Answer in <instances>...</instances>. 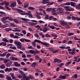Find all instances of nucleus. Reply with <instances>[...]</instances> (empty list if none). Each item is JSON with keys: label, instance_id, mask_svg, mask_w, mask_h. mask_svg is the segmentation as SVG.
<instances>
[{"label": "nucleus", "instance_id": "f257e3e1", "mask_svg": "<svg viewBox=\"0 0 80 80\" xmlns=\"http://www.w3.org/2000/svg\"><path fill=\"white\" fill-rule=\"evenodd\" d=\"M14 43L16 45L18 49H21L22 50H25V47L23 45H22V43L20 42L15 41Z\"/></svg>", "mask_w": 80, "mask_h": 80}, {"label": "nucleus", "instance_id": "f03ea898", "mask_svg": "<svg viewBox=\"0 0 80 80\" xmlns=\"http://www.w3.org/2000/svg\"><path fill=\"white\" fill-rule=\"evenodd\" d=\"M65 8H66V10L67 11H69V12H71L72 11H74V9L73 8H69L70 7L69 6H65Z\"/></svg>", "mask_w": 80, "mask_h": 80}, {"label": "nucleus", "instance_id": "7ed1b4c3", "mask_svg": "<svg viewBox=\"0 0 80 80\" xmlns=\"http://www.w3.org/2000/svg\"><path fill=\"white\" fill-rule=\"evenodd\" d=\"M35 15L37 18L38 19H41V17L39 15H42L43 14L42 13H38V12H36L35 13Z\"/></svg>", "mask_w": 80, "mask_h": 80}, {"label": "nucleus", "instance_id": "20e7f679", "mask_svg": "<svg viewBox=\"0 0 80 80\" xmlns=\"http://www.w3.org/2000/svg\"><path fill=\"white\" fill-rule=\"evenodd\" d=\"M60 22L61 23V25L62 26H66L67 25V22L64 21L63 20H61Z\"/></svg>", "mask_w": 80, "mask_h": 80}, {"label": "nucleus", "instance_id": "39448f33", "mask_svg": "<svg viewBox=\"0 0 80 80\" xmlns=\"http://www.w3.org/2000/svg\"><path fill=\"white\" fill-rule=\"evenodd\" d=\"M17 11H18V13L20 14V15H25V12H23L22 10L18 9Z\"/></svg>", "mask_w": 80, "mask_h": 80}, {"label": "nucleus", "instance_id": "423d86ee", "mask_svg": "<svg viewBox=\"0 0 80 80\" xmlns=\"http://www.w3.org/2000/svg\"><path fill=\"white\" fill-rule=\"evenodd\" d=\"M55 9H56V8H52V9L51 11V12L53 15H57V14H56V13H55Z\"/></svg>", "mask_w": 80, "mask_h": 80}, {"label": "nucleus", "instance_id": "0eeeda50", "mask_svg": "<svg viewBox=\"0 0 80 80\" xmlns=\"http://www.w3.org/2000/svg\"><path fill=\"white\" fill-rule=\"evenodd\" d=\"M25 15L30 16V17H32V14L31 12L30 11H28L27 12H25Z\"/></svg>", "mask_w": 80, "mask_h": 80}, {"label": "nucleus", "instance_id": "6e6552de", "mask_svg": "<svg viewBox=\"0 0 80 80\" xmlns=\"http://www.w3.org/2000/svg\"><path fill=\"white\" fill-rule=\"evenodd\" d=\"M16 6H17V3L16 2H14L11 4L10 7H16Z\"/></svg>", "mask_w": 80, "mask_h": 80}, {"label": "nucleus", "instance_id": "1a4fd4ad", "mask_svg": "<svg viewBox=\"0 0 80 80\" xmlns=\"http://www.w3.org/2000/svg\"><path fill=\"white\" fill-rule=\"evenodd\" d=\"M12 70V68H7L4 70V71L6 72H10Z\"/></svg>", "mask_w": 80, "mask_h": 80}, {"label": "nucleus", "instance_id": "9d476101", "mask_svg": "<svg viewBox=\"0 0 80 80\" xmlns=\"http://www.w3.org/2000/svg\"><path fill=\"white\" fill-rule=\"evenodd\" d=\"M7 18H6V17H4L3 18H2L1 19V21L3 23H6L7 22L6 21H5V20H7Z\"/></svg>", "mask_w": 80, "mask_h": 80}, {"label": "nucleus", "instance_id": "9b49d317", "mask_svg": "<svg viewBox=\"0 0 80 80\" xmlns=\"http://www.w3.org/2000/svg\"><path fill=\"white\" fill-rule=\"evenodd\" d=\"M14 65L15 67H20V64L18 63L17 62H14Z\"/></svg>", "mask_w": 80, "mask_h": 80}, {"label": "nucleus", "instance_id": "f8f14e48", "mask_svg": "<svg viewBox=\"0 0 80 80\" xmlns=\"http://www.w3.org/2000/svg\"><path fill=\"white\" fill-rule=\"evenodd\" d=\"M10 75L12 79H13V80H15L16 79V77H15V76H14V73H10Z\"/></svg>", "mask_w": 80, "mask_h": 80}, {"label": "nucleus", "instance_id": "ddd939ff", "mask_svg": "<svg viewBox=\"0 0 80 80\" xmlns=\"http://www.w3.org/2000/svg\"><path fill=\"white\" fill-rule=\"evenodd\" d=\"M12 32H20V30H18V28H14L13 30H12Z\"/></svg>", "mask_w": 80, "mask_h": 80}, {"label": "nucleus", "instance_id": "4468645a", "mask_svg": "<svg viewBox=\"0 0 80 80\" xmlns=\"http://www.w3.org/2000/svg\"><path fill=\"white\" fill-rule=\"evenodd\" d=\"M20 18L22 20L24 21V23L25 24H27V23H28V22H27V21H28V19H25V18Z\"/></svg>", "mask_w": 80, "mask_h": 80}, {"label": "nucleus", "instance_id": "2eb2a0df", "mask_svg": "<svg viewBox=\"0 0 80 80\" xmlns=\"http://www.w3.org/2000/svg\"><path fill=\"white\" fill-rule=\"evenodd\" d=\"M66 76L65 75H64V76H62V75H60L59 77L58 78H61V79H65V78H66Z\"/></svg>", "mask_w": 80, "mask_h": 80}, {"label": "nucleus", "instance_id": "dca6fc26", "mask_svg": "<svg viewBox=\"0 0 80 80\" xmlns=\"http://www.w3.org/2000/svg\"><path fill=\"white\" fill-rule=\"evenodd\" d=\"M37 65H38V64H37V63L36 62H33L31 65V67H33L34 68H35V66H37Z\"/></svg>", "mask_w": 80, "mask_h": 80}, {"label": "nucleus", "instance_id": "f3484780", "mask_svg": "<svg viewBox=\"0 0 80 80\" xmlns=\"http://www.w3.org/2000/svg\"><path fill=\"white\" fill-rule=\"evenodd\" d=\"M41 44H42V45H45V46L47 47H48V46H49V44L48 43H44L43 42H41Z\"/></svg>", "mask_w": 80, "mask_h": 80}, {"label": "nucleus", "instance_id": "a211bd4d", "mask_svg": "<svg viewBox=\"0 0 80 80\" xmlns=\"http://www.w3.org/2000/svg\"><path fill=\"white\" fill-rule=\"evenodd\" d=\"M49 1V0H43L42 1V3L43 4H46L48 3V1Z\"/></svg>", "mask_w": 80, "mask_h": 80}, {"label": "nucleus", "instance_id": "6ab92c4d", "mask_svg": "<svg viewBox=\"0 0 80 80\" xmlns=\"http://www.w3.org/2000/svg\"><path fill=\"white\" fill-rule=\"evenodd\" d=\"M2 41L3 42H8V43L9 42V41L7 39L5 38H2Z\"/></svg>", "mask_w": 80, "mask_h": 80}, {"label": "nucleus", "instance_id": "aec40b11", "mask_svg": "<svg viewBox=\"0 0 80 80\" xmlns=\"http://www.w3.org/2000/svg\"><path fill=\"white\" fill-rule=\"evenodd\" d=\"M34 42V43H36V42H37L38 43H41L42 41L40 40L35 39L34 40V42Z\"/></svg>", "mask_w": 80, "mask_h": 80}, {"label": "nucleus", "instance_id": "412c9836", "mask_svg": "<svg viewBox=\"0 0 80 80\" xmlns=\"http://www.w3.org/2000/svg\"><path fill=\"white\" fill-rule=\"evenodd\" d=\"M71 5L72 7H76L77 6V5L75 3L73 2H71Z\"/></svg>", "mask_w": 80, "mask_h": 80}, {"label": "nucleus", "instance_id": "4be33fe9", "mask_svg": "<svg viewBox=\"0 0 80 80\" xmlns=\"http://www.w3.org/2000/svg\"><path fill=\"white\" fill-rule=\"evenodd\" d=\"M30 25L31 26H35V25H38V23L37 22L35 23L32 22L30 23Z\"/></svg>", "mask_w": 80, "mask_h": 80}, {"label": "nucleus", "instance_id": "5701e85b", "mask_svg": "<svg viewBox=\"0 0 80 80\" xmlns=\"http://www.w3.org/2000/svg\"><path fill=\"white\" fill-rule=\"evenodd\" d=\"M6 79L8 80H12V78L11 77L8 75H7L6 76Z\"/></svg>", "mask_w": 80, "mask_h": 80}, {"label": "nucleus", "instance_id": "b1692460", "mask_svg": "<svg viewBox=\"0 0 80 80\" xmlns=\"http://www.w3.org/2000/svg\"><path fill=\"white\" fill-rule=\"evenodd\" d=\"M71 63H72V62L70 61L67 62L66 64V67H68V66L70 64H71Z\"/></svg>", "mask_w": 80, "mask_h": 80}, {"label": "nucleus", "instance_id": "393cba45", "mask_svg": "<svg viewBox=\"0 0 80 80\" xmlns=\"http://www.w3.org/2000/svg\"><path fill=\"white\" fill-rule=\"evenodd\" d=\"M29 52L31 53H32V54H35V52L33 50H30L29 51Z\"/></svg>", "mask_w": 80, "mask_h": 80}, {"label": "nucleus", "instance_id": "a878e982", "mask_svg": "<svg viewBox=\"0 0 80 80\" xmlns=\"http://www.w3.org/2000/svg\"><path fill=\"white\" fill-rule=\"evenodd\" d=\"M34 36L36 37L38 39H40V38L39 37V36L38 35V34H34Z\"/></svg>", "mask_w": 80, "mask_h": 80}, {"label": "nucleus", "instance_id": "bb28decb", "mask_svg": "<svg viewBox=\"0 0 80 80\" xmlns=\"http://www.w3.org/2000/svg\"><path fill=\"white\" fill-rule=\"evenodd\" d=\"M7 18V19H8V20H10V21H13V18H10L9 17H6Z\"/></svg>", "mask_w": 80, "mask_h": 80}, {"label": "nucleus", "instance_id": "cd10ccee", "mask_svg": "<svg viewBox=\"0 0 80 80\" xmlns=\"http://www.w3.org/2000/svg\"><path fill=\"white\" fill-rule=\"evenodd\" d=\"M58 13L59 15H63V11H61L58 12Z\"/></svg>", "mask_w": 80, "mask_h": 80}, {"label": "nucleus", "instance_id": "c85d7f7f", "mask_svg": "<svg viewBox=\"0 0 80 80\" xmlns=\"http://www.w3.org/2000/svg\"><path fill=\"white\" fill-rule=\"evenodd\" d=\"M63 9L62 8H57V10L58 11H62Z\"/></svg>", "mask_w": 80, "mask_h": 80}, {"label": "nucleus", "instance_id": "c756f323", "mask_svg": "<svg viewBox=\"0 0 80 80\" xmlns=\"http://www.w3.org/2000/svg\"><path fill=\"white\" fill-rule=\"evenodd\" d=\"M28 9H29V10H35V9L34 8H33V7H29L28 8Z\"/></svg>", "mask_w": 80, "mask_h": 80}, {"label": "nucleus", "instance_id": "7c9ffc66", "mask_svg": "<svg viewBox=\"0 0 80 80\" xmlns=\"http://www.w3.org/2000/svg\"><path fill=\"white\" fill-rule=\"evenodd\" d=\"M47 30H48V29L46 28H45L43 29L42 31L44 33H45Z\"/></svg>", "mask_w": 80, "mask_h": 80}, {"label": "nucleus", "instance_id": "2f4dec72", "mask_svg": "<svg viewBox=\"0 0 80 80\" xmlns=\"http://www.w3.org/2000/svg\"><path fill=\"white\" fill-rule=\"evenodd\" d=\"M52 8H48L46 9V12H50L51 11Z\"/></svg>", "mask_w": 80, "mask_h": 80}, {"label": "nucleus", "instance_id": "473e14b6", "mask_svg": "<svg viewBox=\"0 0 80 80\" xmlns=\"http://www.w3.org/2000/svg\"><path fill=\"white\" fill-rule=\"evenodd\" d=\"M8 62H9V59H5L4 61V63L5 64H6Z\"/></svg>", "mask_w": 80, "mask_h": 80}, {"label": "nucleus", "instance_id": "72a5a7b5", "mask_svg": "<svg viewBox=\"0 0 80 80\" xmlns=\"http://www.w3.org/2000/svg\"><path fill=\"white\" fill-rule=\"evenodd\" d=\"M5 30L6 32H10V31L11 30V28H6L5 29Z\"/></svg>", "mask_w": 80, "mask_h": 80}, {"label": "nucleus", "instance_id": "f704fd0d", "mask_svg": "<svg viewBox=\"0 0 80 80\" xmlns=\"http://www.w3.org/2000/svg\"><path fill=\"white\" fill-rule=\"evenodd\" d=\"M5 56V54L3 53V54L0 53V57H3Z\"/></svg>", "mask_w": 80, "mask_h": 80}, {"label": "nucleus", "instance_id": "c9c22d12", "mask_svg": "<svg viewBox=\"0 0 80 80\" xmlns=\"http://www.w3.org/2000/svg\"><path fill=\"white\" fill-rule=\"evenodd\" d=\"M0 68L2 69H4L5 68V66L4 65H2L0 66Z\"/></svg>", "mask_w": 80, "mask_h": 80}, {"label": "nucleus", "instance_id": "e433bc0d", "mask_svg": "<svg viewBox=\"0 0 80 80\" xmlns=\"http://www.w3.org/2000/svg\"><path fill=\"white\" fill-rule=\"evenodd\" d=\"M11 65V64L10 62H8L6 64V66L7 67H10Z\"/></svg>", "mask_w": 80, "mask_h": 80}, {"label": "nucleus", "instance_id": "4c0bfd02", "mask_svg": "<svg viewBox=\"0 0 80 80\" xmlns=\"http://www.w3.org/2000/svg\"><path fill=\"white\" fill-rule=\"evenodd\" d=\"M32 44L33 47H35L36 46V43L34 42H32Z\"/></svg>", "mask_w": 80, "mask_h": 80}, {"label": "nucleus", "instance_id": "58836bf2", "mask_svg": "<svg viewBox=\"0 0 80 80\" xmlns=\"http://www.w3.org/2000/svg\"><path fill=\"white\" fill-rule=\"evenodd\" d=\"M0 78H4V76L3 74H0Z\"/></svg>", "mask_w": 80, "mask_h": 80}, {"label": "nucleus", "instance_id": "ea45409f", "mask_svg": "<svg viewBox=\"0 0 80 80\" xmlns=\"http://www.w3.org/2000/svg\"><path fill=\"white\" fill-rule=\"evenodd\" d=\"M17 2L18 4H19V5H22V2H20V0H18Z\"/></svg>", "mask_w": 80, "mask_h": 80}, {"label": "nucleus", "instance_id": "a19ab883", "mask_svg": "<svg viewBox=\"0 0 80 80\" xmlns=\"http://www.w3.org/2000/svg\"><path fill=\"white\" fill-rule=\"evenodd\" d=\"M20 42H21L22 43H23V42H24V41H25V39L24 38L21 39H20Z\"/></svg>", "mask_w": 80, "mask_h": 80}, {"label": "nucleus", "instance_id": "79ce46f5", "mask_svg": "<svg viewBox=\"0 0 80 80\" xmlns=\"http://www.w3.org/2000/svg\"><path fill=\"white\" fill-rule=\"evenodd\" d=\"M45 37H47V38H48V37H50V35H49V34H48V33H47V34H46L45 35Z\"/></svg>", "mask_w": 80, "mask_h": 80}, {"label": "nucleus", "instance_id": "37998d69", "mask_svg": "<svg viewBox=\"0 0 80 80\" xmlns=\"http://www.w3.org/2000/svg\"><path fill=\"white\" fill-rule=\"evenodd\" d=\"M28 6H29V5L28 4H27L24 5V8H27L28 7Z\"/></svg>", "mask_w": 80, "mask_h": 80}, {"label": "nucleus", "instance_id": "c03bdc74", "mask_svg": "<svg viewBox=\"0 0 80 80\" xmlns=\"http://www.w3.org/2000/svg\"><path fill=\"white\" fill-rule=\"evenodd\" d=\"M35 58L36 60H38L40 58V57L38 55H36L35 56Z\"/></svg>", "mask_w": 80, "mask_h": 80}, {"label": "nucleus", "instance_id": "a18cd8bd", "mask_svg": "<svg viewBox=\"0 0 80 80\" xmlns=\"http://www.w3.org/2000/svg\"><path fill=\"white\" fill-rule=\"evenodd\" d=\"M58 62V59L56 58L54 59V63H57Z\"/></svg>", "mask_w": 80, "mask_h": 80}, {"label": "nucleus", "instance_id": "49530a36", "mask_svg": "<svg viewBox=\"0 0 80 80\" xmlns=\"http://www.w3.org/2000/svg\"><path fill=\"white\" fill-rule=\"evenodd\" d=\"M52 37H56V38H57V37H58V36L56 34H52Z\"/></svg>", "mask_w": 80, "mask_h": 80}, {"label": "nucleus", "instance_id": "de8ad7c7", "mask_svg": "<svg viewBox=\"0 0 80 80\" xmlns=\"http://www.w3.org/2000/svg\"><path fill=\"white\" fill-rule=\"evenodd\" d=\"M25 41L26 42H30V40L25 39Z\"/></svg>", "mask_w": 80, "mask_h": 80}, {"label": "nucleus", "instance_id": "09e8293b", "mask_svg": "<svg viewBox=\"0 0 80 80\" xmlns=\"http://www.w3.org/2000/svg\"><path fill=\"white\" fill-rule=\"evenodd\" d=\"M58 52V49L55 50H54L52 53H57V52Z\"/></svg>", "mask_w": 80, "mask_h": 80}, {"label": "nucleus", "instance_id": "8fccbe9b", "mask_svg": "<svg viewBox=\"0 0 80 80\" xmlns=\"http://www.w3.org/2000/svg\"><path fill=\"white\" fill-rule=\"evenodd\" d=\"M65 5H70V2H66L64 4Z\"/></svg>", "mask_w": 80, "mask_h": 80}, {"label": "nucleus", "instance_id": "3c124183", "mask_svg": "<svg viewBox=\"0 0 80 80\" xmlns=\"http://www.w3.org/2000/svg\"><path fill=\"white\" fill-rule=\"evenodd\" d=\"M5 1H3V2H2L0 3V5H3L5 4Z\"/></svg>", "mask_w": 80, "mask_h": 80}, {"label": "nucleus", "instance_id": "603ef678", "mask_svg": "<svg viewBox=\"0 0 80 80\" xmlns=\"http://www.w3.org/2000/svg\"><path fill=\"white\" fill-rule=\"evenodd\" d=\"M74 35V33H69L68 34L69 36H71L72 35Z\"/></svg>", "mask_w": 80, "mask_h": 80}, {"label": "nucleus", "instance_id": "864d4df0", "mask_svg": "<svg viewBox=\"0 0 80 80\" xmlns=\"http://www.w3.org/2000/svg\"><path fill=\"white\" fill-rule=\"evenodd\" d=\"M62 62V61L61 60H60V59H58L57 63H61V62Z\"/></svg>", "mask_w": 80, "mask_h": 80}, {"label": "nucleus", "instance_id": "5fc2aeb1", "mask_svg": "<svg viewBox=\"0 0 80 80\" xmlns=\"http://www.w3.org/2000/svg\"><path fill=\"white\" fill-rule=\"evenodd\" d=\"M28 49H33V47L32 46H30L28 47Z\"/></svg>", "mask_w": 80, "mask_h": 80}, {"label": "nucleus", "instance_id": "6e6d98bb", "mask_svg": "<svg viewBox=\"0 0 80 80\" xmlns=\"http://www.w3.org/2000/svg\"><path fill=\"white\" fill-rule=\"evenodd\" d=\"M11 54L10 53H8L6 54V57H9V56H10Z\"/></svg>", "mask_w": 80, "mask_h": 80}, {"label": "nucleus", "instance_id": "4d7b16f0", "mask_svg": "<svg viewBox=\"0 0 80 80\" xmlns=\"http://www.w3.org/2000/svg\"><path fill=\"white\" fill-rule=\"evenodd\" d=\"M22 57L23 58H26V55L25 54H22Z\"/></svg>", "mask_w": 80, "mask_h": 80}, {"label": "nucleus", "instance_id": "13d9d810", "mask_svg": "<svg viewBox=\"0 0 80 80\" xmlns=\"http://www.w3.org/2000/svg\"><path fill=\"white\" fill-rule=\"evenodd\" d=\"M36 28H40L41 27L39 26V25H36L35 26Z\"/></svg>", "mask_w": 80, "mask_h": 80}, {"label": "nucleus", "instance_id": "bf43d9fd", "mask_svg": "<svg viewBox=\"0 0 80 80\" xmlns=\"http://www.w3.org/2000/svg\"><path fill=\"white\" fill-rule=\"evenodd\" d=\"M22 33H23V34H24V35H26V31H25V30H23L22 31Z\"/></svg>", "mask_w": 80, "mask_h": 80}, {"label": "nucleus", "instance_id": "052dcab7", "mask_svg": "<svg viewBox=\"0 0 80 80\" xmlns=\"http://www.w3.org/2000/svg\"><path fill=\"white\" fill-rule=\"evenodd\" d=\"M29 77L30 79H33V77L32 75H29Z\"/></svg>", "mask_w": 80, "mask_h": 80}, {"label": "nucleus", "instance_id": "680f3d73", "mask_svg": "<svg viewBox=\"0 0 80 80\" xmlns=\"http://www.w3.org/2000/svg\"><path fill=\"white\" fill-rule=\"evenodd\" d=\"M28 30L30 31V32H33V29L31 28H29Z\"/></svg>", "mask_w": 80, "mask_h": 80}, {"label": "nucleus", "instance_id": "e2e57ef3", "mask_svg": "<svg viewBox=\"0 0 80 80\" xmlns=\"http://www.w3.org/2000/svg\"><path fill=\"white\" fill-rule=\"evenodd\" d=\"M13 70H15V71H17L18 70V68H13Z\"/></svg>", "mask_w": 80, "mask_h": 80}, {"label": "nucleus", "instance_id": "0e129e2a", "mask_svg": "<svg viewBox=\"0 0 80 80\" xmlns=\"http://www.w3.org/2000/svg\"><path fill=\"white\" fill-rule=\"evenodd\" d=\"M14 38H20L17 36H14Z\"/></svg>", "mask_w": 80, "mask_h": 80}, {"label": "nucleus", "instance_id": "69168bd1", "mask_svg": "<svg viewBox=\"0 0 80 80\" xmlns=\"http://www.w3.org/2000/svg\"><path fill=\"white\" fill-rule=\"evenodd\" d=\"M77 17H75L74 16L72 17V20H75L76 19Z\"/></svg>", "mask_w": 80, "mask_h": 80}, {"label": "nucleus", "instance_id": "338daca9", "mask_svg": "<svg viewBox=\"0 0 80 80\" xmlns=\"http://www.w3.org/2000/svg\"><path fill=\"white\" fill-rule=\"evenodd\" d=\"M26 76H23V78L21 79V80H26Z\"/></svg>", "mask_w": 80, "mask_h": 80}, {"label": "nucleus", "instance_id": "774afa93", "mask_svg": "<svg viewBox=\"0 0 80 80\" xmlns=\"http://www.w3.org/2000/svg\"><path fill=\"white\" fill-rule=\"evenodd\" d=\"M30 77H26V79L25 80H30Z\"/></svg>", "mask_w": 80, "mask_h": 80}]
</instances>
